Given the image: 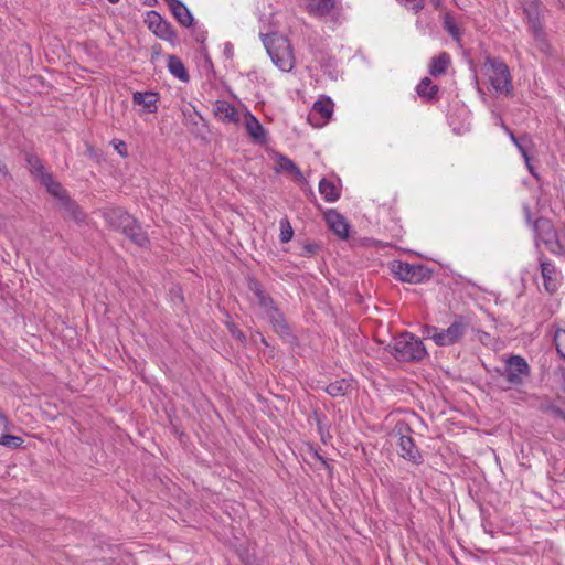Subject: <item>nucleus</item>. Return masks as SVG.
I'll use <instances>...</instances> for the list:
<instances>
[{"mask_svg": "<svg viewBox=\"0 0 565 565\" xmlns=\"http://www.w3.org/2000/svg\"><path fill=\"white\" fill-rule=\"evenodd\" d=\"M103 216L111 228L120 231L132 243L146 246L149 243L146 232L142 231L137 220L121 207H110L103 212Z\"/></svg>", "mask_w": 565, "mask_h": 565, "instance_id": "1", "label": "nucleus"}, {"mask_svg": "<svg viewBox=\"0 0 565 565\" xmlns=\"http://www.w3.org/2000/svg\"><path fill=\"white\" fill-rule=\"evenodd\" d=\"M260 36L273 63L282 72H290L295 66V56L289 40L278 33Z\"/></svg>", "mask_w": 565, "mask_h": 565, "instance_id": "2", "label": "nucleus"}, {"mask_svg": "<svg viewBox=\"0 0 565 565\" xmlns=\"http://www.w3.org/2000/svg\"><path fill=\"white\" fill-rule=\"evenodd\" d=\"M386 350L396 360L404 362L420 361L427 355L422 340L409 332H403L394 338L393 343H390Z\"/></svg>", "mask_w": 565, "mask_h": 565, "instance_id": "3", "label": "nucleus"}, {"mask_svg": "<svg viewBox=\"0 0 565 565\" xmlns=\"http://www.w3.org/2000/svg\"><path fill=\"white\" fill-rule=\"evenodd\" d=\"M469 323L463 317H457L447 329L426 326L424 335L431 339L439 347L452 345L459 342L467 333Z\"/></svg>", "mask_w": 565, "mask_h": 565, "instance_id": "4", "label": "nucleus"}, {"mask_svg": "<svg viewBox=\"0 0 565 565\" xmlns=\"http://www.w3.org/2000/svg\"><path fill=\"white\" fill-rule=\"evenodd\" d=\"M532 227L535 234L536 246L539 245V242H542L550 252L559 254L562 245L559 243L557 232L550 218L539 217L533 222Z\"/></svg>", "mask_w": 565, "mask_h": 565, "instance_id": "5", "label": "nucleus"}, {"mask_svg": "<svg viewBox=\"0 0 565 565\" xmlns=\"http://www.w3.org/2000/svg\"><path fill=\"white\" fill-rule=\"evenodd\" d=\"M488 64L491 67L492 74L490 82L497 93L509 95L512 93L513 86L508 65L499 60L489 58Z\"/></svg>", "mask_w": 565, "mask_h": 565, "instance_id": "6", "label": "nucleus"}, {"mask_svg": "<svg viewBox=\"0 0 565 565\" xmlns=\"http://www.w3.org/2000/svg\"><path fill=\"white\" fill-rule=\"evenodd\" d=\"M502 375L507 379L509 384L518 386L523 384L524 379L530 375V366L524 358L512 355L507 360Z\"/></svg>", "mask_w": 565, "mask_h": 565, "instance_id": "7", "label": "nucleus"}, {"mask_svg": "<svg viewBox=\"0 0 565 565\" xmlns=\"http://www.w3.org/2000/svg\"><path fill=\"white\" fill-rule=\"evenodd\" d=\"M274 331L287 342H291L295 337L291 332L289 324L287 323L281 311L276 307L266 313Z\"/></svg>", "mask_w": 565, "mask_h": 565, "instance_id": "8", "label": "nucleus"}, {"mask_svg": "<svg viewBox=\"0 0 565 565\" xmlns=\"http://www.w3.org/2000/svg\"><path fill=\"white\" fill-rule=\"evenodd\" d=\"M423 271L424 267L420 265H411L408 263L399 262L394 268V273L398 277L399 280L418 284L423 280Z\"/></svg>", "mask_w": 565, "mask_h": 565, "instance_id": "9", "label": "nucleus"}, {"mask_svg": "<svg viewBox=\"0 0 565 565\" xmlns=\"http://www.w3.org/2000/svg\"><path fill=\"white\" fill-rule=\"evenodd\" d=\"M58 204H60V209L62 210L63 218L72 220L77 224L84 223L86 221L85 212L68 195L63 196L62 201Z\"/></svg>", "mask_w": 565, "mask_h": 565, "instance_id": "10", "label": "nucleus"}, {"mask_svg": "<svg viewBox=\"0 0 565 565\" xmlns=\"http://www.w3.org/2000/svg\"><path fill=\"white\" fill-rule=\"evenodd\" d=\"M324 218L330 230L341 239H345L349 236V224L339 212L333 209L328 210L324 213Z\"/></svg>", "mask_w": 565, "mask_h": 565, "instance_id": "11", "label": "nucleus"}, {"mask_svg": "<svg viewBox=\"0 0 565 565\" xmlns=\"http://www.w3.org/2000/svg\"><path fill=\"white\" fill-rule=\"evenodd\" d=\"M398 447H399V455L404 459H406L415 465H420L423 462V456L419 452V450H418L417 446L415 445L412 437L402 435L399 437Z\"/></svg>", "mask_w": 565, "mask_h": 565, "instance_id": "12", "label": "nucleus"}, {"mask_svg": "<svg viewBox=\"0 0 565 565\" xmlns=\"http://www.w3.org/2000/svg\"><path fill=\"white\" fill-rule=\"evenodd\" d=\"M244 121H245V127H246L247 134L250 136L253 141H255L256 143H260V145L266 143V141H267L266 130L264 129L262 124L258 121V119L254 115H252L249 111H246L244 114Z\"/></svg>", "mask_w": 565, "mask_h": 565, "instance_id": "13", "label": "nucleus"}, {"mask_svg": "<svg viewBox=\"0 0 565 565\" xmlns=\"http://www.w3.org/2000/svg\"><path fill=\"white\" fill-rule=\"evenodd\" d=\"M248 289L255 295L258 300V305L264 310L265 315L269 312L271 309H275V302L273 298L265 291L262 284L255 279H248Z\"/></svg>", "mask_w": 565, "mask_h": 565, "instance_id": "14", "label": "nucleus"}, {"mask_svg": "<svg viewBox=\"0 0 565 565\" xmlns=\"http://www.w3.org/2000/svg\"><path fill=\"white\" fill-rule=\"evenodd\" d=\"M214 115L222 121L238 124L241 120L238 110L226 100H216Z\"/></svg>", "mask_w": 565, "mask_h": 565, "instance_id": "15", "label": "nucleus"}, {"mask_svg": "<svg viewBox=\"0 0 565 565\" xmlns=\"http://www.w3.org/2000/svg\"><path fill=\"white\" fill-rule=\"evenodd\" d=\"M539 260L544 287L548 292H554L556 290V268L550 260L544 258L543 254L540 255Z\"/></svg>", "mask_w": 565, "mask_h": 565, "instance_id": "16", "label": "nucleus"}, {"mask_svg": "<svg viewBox=\"0 0 565 565\" xmlns=\"http://www.w3.org/2000/svg\"><path fill=\"white\" fill-rule=\"evenodd\" d=\"M168 3L173 17L178 20V22L189 28L193 23V17L186 6L180 0H166Z\"/></svg>", "mask_w": 565, "mask_h": 565, "instance_id": "17", "label": "nucleus"}, {"mask_svg": "<svg viewBox=\"0 0 565 565\" xmlns=\"http://www.w3.org/2000/svg\"><path fill=\"white\" fill-rule=\"evenodd\" d=\"M40 172V181L46 188L47 192L55 196L58 200V203L62 201L63 196H67L66 191L62 188L61 183L55 181L52 174L45 172L43 166L39 168Z\"/></svg>", "mask_w": 565, "mask_h": 565, "instance_id": "18", "label": "nucleus"}, {"mask_svg": "<svg viewBox=\"0 0 565 565\" xmlns=\"http://www.w3.org/2000/svg\"><path fill=\"white\" fill-rule=\"evenodd\" d=\"M158 100H159L158 94L154 93V92H143V93L142 92H136L132 95L134 104L142 105L143 108L148 113H150V114L157 113V109H158L157 103H158Z\"/></svg>", "mask_w": 565, "mask_h": 565, "instance_id": "19", "label": "nucleus"}, {"mask_svg": "<svg viewBox=\"0 0 565 565\" xmlns=\"http://www.w3.org/2000/svg\"><path fill=\"white\" fill-rule=\"evenodd\" d=\"M450 55L447 52H441L437 56H434L429 65V74L431 76H439L447 72L450 65Z\"/></svg>", "mask_w": 565, "mask_h": 565, "instance_id": "20", "label": "nucleus"}, {"mask_svg": "<svg viewBox=\"0 0 565 565\" xmlns=\"http://www.w3.org/2000/svg\"><path fill=\"white\" fill-rule=\"evenodd\" d=\"M536 408L543 414L551 415L554 418L565 422V411L555 405L548 397L539 398Z\"/></svg>", "mask_w": 565, "mask_h": 565, "instance_id": "21", "label": "nucleus"}, {"mask_svg": "<svg viewBox=\"0 0 565 565\" xmlns=\"http://www.w3.org/2000/svg\"><path fill=\"white\" fill-rule=\"evenodd\" d=\"M541 6L542 3L540 0L530 1L529 3H524V6H522L523 13L526 17L529 26H535L542 23Z\"/></svg>", "mask_w": 565, "mask_h": 565, "instance_id": "22", "label": "nucleus"}, {"mask_svg": "<svg viewBox=\"0 0 565 565\" xmlns=\"http://www.w3.org/2000/svg\"><path fill=\"white\" fill-rule=\"evenodd\" d=\"M333 106L334 104L329 97L317 100L313 104V113L309 115V121L312 120L315 114H319L324 121L330 119L333 114Z\"/></svg>", "mask_w": 565, "mask_h": 565, "instance_id": "23", "label": "nucleus"}, {"mask_svg": "<svg viewBox=\"0 0 565 565\" xmlns=\"http://www.w3.org/2000/svg\"><path fill=\"white\" fill-rule=\"evenodd\" d=\"M168 68L169 72L180 81L186 83L190 79V76L184 67L183 62L175 55H169L168 57Z\"/></svg>", "mask_w": 565, "mask_h": 565, "instance_id": "24", "label": "nucleus"}, {"mask_svg": "<svg viewBox=\"0 0 565 565\" xmlns=\"http://www.w3.org/2000/svg\"><path fill=\"white\" fill-rule=\"evenodd\" d=\"M504 130L508 132L511 141L515 145V147L521 152L522 157L525 161L530 160L529 157V148L532 143L531 138L527 135H522L520 137L515 136L511 129H509L507 126H503Z\"/></svg>", "mask_w": 565, "mask_h": 565, "instance_id": "25", "label": "nucleus"}, {"mask_svg": "<svg viewBox=\"0 0 565 565\" xmlns=\"http://www.w3.org/2000/svg\"><path fill=\"white\" fill-rule=\"evenodd\" d=\"M352 388V381L348 379L337 380L326 386L324 391L332 397L345 396Z\"/></svg>", "mask_w": 565, "mask_h": 565, "instance_id": "26", "label": "nucleus"}, {"mask_svg": "<svg viewBox=\"0 0 565 565\" xmlns=\"http://www.w3.org/2000/svg\"><path fill=\"white\" fill-rule=\"evenodd\" d=\"M439 88L428 77L423 78L416 87L417 94L427 102L436 98Z\"/></svg>", "mask_w": 565, "mask_h": 565, "instance_id": "27", "label": "nucleus"}, {"mask_svg": "<svg viewBox=\"0 0 565 565\" xmlns=\"http://www.w3.org/2000/svg\"><path fill=\"white\" fill-rule=\"evenodd\" d=\"M319 192L327 202H335L340 198V190L326 178L319 182Z\"/></svg>", "mask_w": 565, "mask_h": 565, "instance_id": "28", "label": "nucleus"}, {"mask_svg": "<svg viewBox=\"0 0 565 565\" xmlns=\"http://www.w3.org/2000/svg\"><path fill=\"white\" fill-rule=\"evenodd\" d=\"M277 171H286L295 175L298 181H303V174L300 169L288 157L280 154L278 159Z\"/></svg>", "mask_w": 565, "mask_h": 565, "instance_id": "29", "label": "nucleus"}, {"mask_svg": "<svg viewBox=\"0 0 565 565\" xmlns=\"http://www.w3.org/2000/svg\"><path fill=\"white\" fill-rule=\"evenodd\" d=\"M153 33L158 38H160V39H162L164 41H169L171 43H174L175 38H177L175 31H174L173 26L167 20H163L161 22V24L157 28V30H154Z\"/></svg>", "mask_w": 565, "mask_h": 565, "instance_id": "30", "label": "nucleus"}, {"mask_svg": "<svg viewBox=\"0 0 565 565\" xmlns=\"http://www.w3.org/2000/svg\"><path fill=\"white\" fill-rule=\"evenodd\" d=\"M532 34H533V38H534V41L537 45V47L542 51V52H547L548 49H550V45L546 41V36H545V33H544V30H543V25L542 23L539 24V25H533V26H529Z\"/></svg>", "mask_w": 565, "mask_h": 565, "instance_id": "31", "label": "nucleus"}, {"mask_svg": "<svg viewBox=\"0 0 565 565\" xmlns=\"http://www.w3.org/2000/svg\"><path fill=\"white\" fill-rule=\"evenodd\" d=\"M444 28L452 36L454 40L459 41L460 30L455 19L449 13L445 14L444 17Z\"/></svg>", "mask_w": 565, "mask_h": 565, "instance_id": "32", "label": "nucleus"}, {"mask_svg": "<svg viewBox=\"0 0 565 565\" xmlns=\"http://www.w3.org/2000/svg\"><path fill=\"white\" fill-rule=\"evenodd\" d=\"M279 225H280V235H279L280 242L288 243L289 241H291V238L294 236V230L290 225V222L288 221L287 217H284L280 220Z\"/></svg>", "mask_w": 565, "mask_h": 565, "instance_id": "33", "label": "nucleus"}, {"mask_svg": "<svg viewBox=\"0 0 565 565\" xmlns=\"http://www.w3.org/2000/svg\"><path fill=\"white\" fill-rule=\"evenodd\" d=\"M163 20L164 19L158 12L150 11L147 14L146 23L148 24L149 30L154 32Z\"/></svg>", "mask_w": 565, "mask_h": 565, "instance_id": "34", "label": "nucleus"}, {"mask_svg": "<svg viewBox=\"0 0 565 565\" xmlns=\"http://www.w3.org/2000/svg\"><path fill=\"white\" fill-rule=\"evenodd\" d=\"M3 446L10 447V448H18L23 444V439L19 436L13 435H2L1 436Z\"/></svg>", "mask_w": 565, "mask_h": 565, "instance_id": "35", "label": "nucleus"}, {"mask_svg": "<svg viewBox=\"0 0 565 565\" xmlns=\"http://www.w3.org/2000/svg\"><path fill=\"white\" fill-rule=\"evenodd\" d=\"M319 249L318 244H306L303 246V252L301 253L302 256L310 257L315 255Z\"/></svg>", "mask_w": 565, "mask_h": 565, "instance_id": "36", "label": "nucleus"}, {"mask_svg": "<svg viewBox=\"0 0 565 565\" xmlns=\"http://www.w3.org/2000/svg\"><path fill=\"white\" fill-rule=\"evenodd\" d=\"M29 164L31 166L33 172L36 174V177L40 179V172L39 168L42 166L41 161L36 157H30L28 159Z\"/></svg>", "mask_w": 565, "mask_h": 565, "instance_id": "37", "label": "nucleus"}, {"mask_svg": "<svg viewBox=\"0 0 565 565\" xmlns=\"http://www.w3.org/2000/svg\"><path fill=\"white\" fill-rule=\"evenodd\" d=\"M335 4V0H321V3L319 4V9L323 12H330Z\"/></svg>", "mask_w": 565, "mask_h": 565, "instance_id": "38", "label": "nucleus"}, {"mask_svg": "<svg viewBox=\"0 0 565 565\" xmlns=\"http://www.w3.org/2000/svg\"><path fill=\"white\" fill-rule=\"evenodd\" d=\"M8 426H9L8 417L2 412H0V428H4V430H8Z\"/></svg>", "mask_w": 565, "mask_h": 565, "instance_id": "39", "label": "nucleus"}, {"mask_svg": "<svg viewBox=\"0 0 565 565\" xmlns=\"http://www.w3.org/2000/svg\"><path fill=\"white\" fill-rule=\"evenodd\" d=\"M115 148L122 157H126V152L122 151V149H126V143L124 141H120L118 145L115 146Z\"/></svg>", "mask_w": 565, "mask_h": 565, "instance_id": "40", "label": "nucleus"}, {"mask_svg": "<svg viewBox=\"0 0 565 565\" xmlns=\"http://www.w3.org/2000/svg\"><path fill=\"white\" fill-rule=\"evenodd\" d=\"M231 332L234 337H236L237 339H245V335L243 334L242 331L237 330L236 328H231Z\"/></svg>", "mask_w": 565, "mask_h": 565, "instance_id": "41", "label": "nucleus"}, {"mask_svg": "<svg viewBox=\"0 0 565 565\" xmlns=\"http://www.w3.org/2000/svg\"><path fill=\"white\" fill-rule=\"evenodd\" d=\"M9 174L8 169L0 162V177H7Z\"/></svg>", "mask_w": 565, "mask_h": 565, "instance_id": "42", "label": "nucleus"}, {"mask_svg": "<svg viewBox=\"0 0 565 565\" xmlns=\"http://www.w3.org/2000/svg\"><path fill=\"white\" fill-rule=\"evenodd\" d=\"M526 162V166H527V169L529 171L532 173V175H534L535 178H537V175L535 174L534 172V169L532 167V164L530 163V160L529 161H525Z\"/></svg>", "mask_w": 565, "mask_h": 565, "instance_id": "43", "label": "nucleus"}, {"mask_svg": "<svg viewBox=\"0 0 565 565\" xmlns=\"http://www.w3.org/2000/svg\"><path fill=\"white\" fill-rule=\"evenodd\" d=\"M431 2L434 3L435 8H438L441 3V0H431Z\"/></svg>", "mask_w": 565, "mask_h": 565, "instance_id": "44", "label": "nucleus"}, {"mask_svg": "<svg viewBox=\"0 0 565 565\" xmlns=\"http://www.w3.org/2000/svg\"><path fill=\"white\" fill-rule=\"evenodd\" d=\"M562 376H563V391L565 392V371L563 372Z\"/></svg>", "mask_w": 565, "mask_h": 565, "instance_id": "45", "label": "nucleus"}, {"mask_svg": "<svg viewBox=\"0 0 565 565\" xmlns=\"http://www.w3.org/2000/svg\"><path fill=\"white\" fill-rule=\"evenodd\" d=\"M526 218H527V222L530 223V222H531V216H530V211H529V209H526Z\"/></svg>", "mask_w": 565, "mask_h": 565, "instance_id": "46", "label": "nucleus"}, {"mask_svg": "<svg viewBox=\"0 0 565 565\" xmlns=\"http://www.w3.org/2000/svg\"><path fill=\"white\" fill-rule=\"evenodd\" d=\"M107 1H108L109 3H111V4H115V3H118V2H119V0H107Z\"/></svg>", "mask_w": 565, "mask_h": 565, "instance_id": "47", "label": "nucleus"}, {"mask_svg": "<svg viewBox=\"0 0 565 565\" xmlns=\"http://www.w3.org/2000/svg\"><path fill=\"white\" fill-rule=\"evenodd\" d=\"M562 347H563V349H564V351H565V343H564V344L562 343Z\"/></svg>", "mask_w": 565, "mask_h": 565, "instance_id": "48", "label": "nucleus"}]
</instances>
